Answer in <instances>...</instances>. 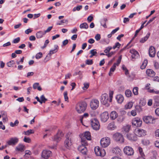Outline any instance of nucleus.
<instances>
[{
  "mask_svg": "<svg viewBox=\"0 0 159 159\" xmlns=\"http://www.w3.org/2000/svg\"><path fill=\"white\" fill-rule=\"evenodd\" d=\"M94 152L97 156L104 157L106 154V152L104 149H100L99 147L97 146L95 147Z\"/></svg>",
  "mask_w": 159,
  "mask_h": 159,
  "instance_id": "423d86ee",
  "label": "nucleus"
},
{
  "mask_svg": "<svg viewBox=\"0 0 159 159\" xmlns=\"http://www.w3.org/2000/svg\"><path fill=\"white\" fill-rule=\"evenodd\" d=\"M20 38L19 37H18L14 39L12 42L14 43H17L20 41Z\"/></svg>",
  "mask_w": 159,
  "mask_h": 159,
  "instance_id": "4d7b16f0",
  "label": "nucleus"
},
{
  "mask_svg": "<svg viewBox=\"0 0 159 159\" xmlns=\"http://www.w3.org/2000/svg\"><path fill=\"white\" fill-rule=\"evenodd\" d=\"M116 67V63H115L114 64L113 66L111 67L110 70V71L109 73L110 76H111V74H112V72H113L115 70Z\"/></svg>",
  "mask_w": 159,
  "mask_h": 159,
  "instance_id": "2f4dec72",
  "label": "nucleus"
},
{
  "mask_svg": "<svg viewBox=\"0 0 159 159\" xmlns=\"http://www.w3.org/2000/svg\"><path fill=\"white\" fill-rule=\"evenodd\" d=\"M156 53L155 48L152 46H150L149 50V54L150 57H154L155 56Z\"/></svg>",
  "mask_w": 159,
  "mask_h": 159,
  "instance_id": "aec40b11",
  "label": "nucleus"
},
{
  "mask_svg": "<svg viewBox=\"0 0 159 159\" xmlns=\"http://www.w3.org/2000/svg\"><path fill=\"white\" fill-rule=\"evenodd\" d=\"M93 62L92 59H88L86 61L85 63L88 65H91L93 64Z\"/></svg>",
  "mask_w": 159,
  "mask_h": 159,
  "instance_id": "49530a36",
  "label": "nucleus"
},
{
  "mask_svg": "<svg viewBox=\"0 0 159 159\" xmlns=\"http://www.w3.org/2000/svg\"><path fill=\"white\" fill-rule=\"evenodd\" d=\"M115 52H111L109 53L106 54V55L108 57H110L114 55L115 54Z\"/></svg>",
  "mask_w": 159,
  "mask_h": 159,
  "instance_id": "052dcab7",
  "label": "nucleus"
},
{
  "mask_svg": "<svg viewBox=\"0 0 159 159\" xmlns=\"http://www.w3.org/2000/svg\"><path fill=\"white\" fill-rule=\"evenodd\" d=\"M101 102L104 105H106L107 104L108 96V95L106 93H104L102 95Z\"/></svg>",
  "mask_w": 159,
  "mask_h": 159,
  "instance_id": "4468645a",
  "label": "nucleus"
},
{
  "mask_svg": "<svg viewBox=\"0 0 159 159\" xmlns=\"http://www.w3.org/2000/svg\"><path fill=\"white\" fill-rule=\"evenodd\" d=\"M147 89L148 90V92L150 93L157 94H159V90H155L154 89H151L150 87L148 88Z\"/></svg>",
  "mask_w": 159,
  "mask_h": 159,
  "instance_id": "c85d7f7f",
  "label": "nucleus"
},
{
  "mask_svg": "<svg viewBox=\"0 0 159 159\" xmlns=\"http://www.w3.org/2000/svg\"><path fill=\"white\" fill-rule=\"evenodd\" d=\"M40 102H42V104L43 102L45 103L47 100V99L45 98L43 95L40 97Z\"/></svg>",
  "mask_w": 159,
  "mask_h": 159,
  "instance_id": "a19ab883",
  "label": "nucleus"
},
{
  "mask_svg": "<svg viewBox=\"0 0 159 159\" xmlns=\"http://www.w3.org/2000/svg\"><path fill=\"white\" fill-rule=\"evenodd\" d=\"M147 63L148 60H144L143 61L142 65L141 66V68L142 69H144L147 65Z\"/></svg>",
  "mask_w": 159,
  "mask_h": 159,
  "instance_id": "f704fd0d",
  "label": "nucleus"
},
{
  "mask_svg": "<svg viewBox=\"0 0 159 159\" xmlns=\"http://www.w3.org/2000/svg\"><path fill=\"white\" fill-rule=\"evenodd\" d=\"M72 133L70 132H68L66 136V139L64 142L65 146L67 148H69L72 145L71 139L72 137Z\"/></svg>",
  "mask_w": 159,
  "mask_h": 159,
  "instance_id": "f03ea898",
  "label": "nucleus"
},
{
  "mask_svg": "<svg viewBox=\"0 0 159 159\" xmlns=\"http://www.w3.org/2000/svg\"><path fill=\"white\" fill-rule=\"evenodd\" d=\"M88 116H89V114L88 113H85L84 114L83 116L80 119L81 122V123H82V120L84 117L86 118V117H88Z\"/></svg>",
  "mask_w": 159,
  "mask_h": 159,
  "instance_id": "680f3d73",
  "label": "nucleus"
},
{
  "mask_svg": "<svg viewBox=\"0 0 159 159\" xmlns=\"http://www.w3.org/2000/svg\"><path fill=\"white\" fill-rule=\"evenodd\" d=\"M16 149L18 151L23 152L25 149V146L22 144H20L16 147Z\"/></svg>",
  "mask_w": 159,
  "mask_h": 159,
  "instance_id": "a878e982",
  "label": "nucleus"
},
{
  "mask_svg": "<svg viewBox=\"0 0 159 159\" xmlns=\"http://www.w3.org/2000/svg\"><path fill=\"white\" fill-rule=\"evenodd\" d=\"M63 136V134L62 131H59L57 133V134L55 135L53 139L54 141H56L57 142H58V141L60 140L62 137Z\"/></svg>",
  "mask_w": 159,
  "mask_h": 159,
  "instance_id": "f3484780",
  "label": "nucleus"
},
{
  "mask_svg": "<svg viewBox=\"0 0 159 159\" xmlns=\"http://www.w3.org/2000/svg\"><path fill=\"white\" fill-rule=\"evenodd\" d=\"M84 86L82 87V89L83 90H86L89 87V84L85 83L84 84Z\"/></svg>",
  "mask_w": 159,
  "mask_h": 159,
  "instance_id": "a18cd8bd",
  "label": "nucleus"
},
{
  "mask_svg": "<svg viewBox=\"0 0 159 159\" xmlns=\"http://www.w3.org/2000/svg\"><path fill=\"white\" fill-rule=\"evenodd\" d=\"M87 107V104L85 102H82L78 103L76 106L75 109L79 113L84 112L86 110Z\"/></svg>",
  "mask_w": 159,
  "mask_h": 159,
  "instance_id": "f257e3e1",
  "label": "nucleus"
},
{
  "mask_svg": "<svg viewBox=\"0 0 159 159\" xmlns=\"http://www.w3.org/2000/svg\"><path fill=\"white\" fill-rule=\"evenodd\" d=\"M81 142L82 143H83L84 144H86V142L85 141V139H86L88 140H91V135L89 131L85 132L84 135L83 137L81 138Z\"/></svg>",
  "mask_w": 159,
  "mask_h": 159,
  "instance_id": "6e6552de",
  "label": "nucleus"
},
{
  "mask_svg": "<svg viewBox=\"0 0 159 159\" xmlns=\"http://www.w3.org/2000/svg\"><path fill=\"white\" fill-rule=\"evenodd\" d=\"M127 139L131 141H135L137 140V135L135 133L128 134L127 135Z\"/></svg>",
  "mask_w": 159,
  "mask_h": 159,
  "instance_id": "2eb2a0df",
  "label": "nucleus"
},
{
  "mask_svg": "<svg viewBox=\"0 0 159 159\" xmlns=\"http://www.w3.org/2000/svg\"><path fill=\"white\" fill-rule=\"evenodd\" d=\"M52 152L50 151L43 150L42 153V157L45 159H47L52 156Z\"/></svg>",
  "mask_w": 159,
  "mask_h": 159,
  "instance_id": "ddd939ff",
  "label": "nucleus"
},
{
  "mask_svg": "<svg viewBox=\"0 0 159 159\" xmlns=\"http://www.w3.org/2000/svg\"><path fill=\"white\" fill-rule=\"evenodd\" d=\"M49 42L48 40V39L46 40L45 41V42L44 46L43 47H42L41 48L42 49H43L44 48H45L47 46V44L49 43Z\"/></svg>",
  "mask_w": 159,
  "mask_h": 159,
  "instance_id": "6e6d98bb",
  "label": "nucleus"
},
{
  "mask_svg": "<svg viewBox=\"0 0 159 159\" xmlns=\"http://www.w3.org/2000/svg\"><path fill=\"white\" fill-rule=\"evenodd\" d=\"M120 46V44L119 42H117L116 43L115 45L113 46L112 48L113 49H115L116 48H119Z\"/></svg>",
  "mask_w": 159,
  "mask_h": 159,
  "instance_id": "864d4df0",
  "label": "nucleus"
},
{
  "mask_svg": "<svg viewBox=\"0 0 159 159\" xmlns=\"http://www.w3.org/2000/svg\"><path fill=\"white\" fill-rule=\"evenodd\" d=\"M114 127V124L113 122L110 123L109 124L108 128L109 129L111 130L113 129V128Z\"/></svg>",
  "mask_w": 159,
  "mask_h": 159,
  "instance_id": "37998d69",
  "label": "nucleus"
},
{
  "mask_svg": "<svg viewBox=\"0 0 159 159\" xmlns=\"http://www.w3.org/2000/svg\"><path fill=\"white\" fill-rule=\"evenodd\" d=\"M143 143L146 145H149L150 143V141L149 140L144 139L142 141Z\"/></svg>",
  "mask_w": 159,
  "mask_h": 159,
  "instance_id": "09e8293b",
  "label": "nucleus"
},
{
  "mask_svg": "<svg viewBox=\"0 0 159 159\" xmlns=\"http://www.w3.org/2000/svg\"><path fill=\"white\" fill-rule=\"evenodd\" d=\"M42 57V54L41 52H39L36 55L35 57L36 59H38L41 58Z\"/></svg>",
  "mask_w": 159,
  "mask_h": 159,
  "instance_id": "603ef678",
  "label": "nucleus"
},
{
  "mask_svg": "<svg viewBox=\"0 0 159 159\" xmlns=\"http://www.w3.org/2000/svg\"><path fill=\"white\" fill-rule=\"evenodd\" d=\"M118 114L115 111H112L110 113V117L112 120H114L118 117Z\"/></svg>",
  "mask_w": 159,
  "mask_h": 159,
  "instance_id": "393cba45",
  "label": "nucleus"
},
{
  "mask_svg": "<svg viewBox=\"0 0 159 159\" xmlns=\"http://www.w3.org/2000/svg\"><path fill=\"white\" fill-rule=\"evenodd\" d=\"M24 141L25 142L27 143H30L31 141V140L29 138H27L26 136L24 137Z\"/></svg>",
  "mask_w": 159,
  "mask_h": 159,
  "instance_id": "8fccbe9b",
  "label": "nucleus"
},
{
  "mask_svg": "<svg viewBox=\"0 0 159 159\" xmlns=\"http://www.w3.org/2000/svg\"><path fill=\"white\" fill-rule=\"evenodd\" d=\"M90 53L92 54L93 56H95L97 53V50L96 49H93L90 51Z\"/></svg>",
  "mask_w": 159,
  "mask_h": 159,
  "instance_id": "3c124183",
  "label": "nucleus"
},
{
  "mask_svg": "<svg viewBox=\"0 0 159 159\" xmlns=\"http://www.w3.org/2000/svg\"><path fill=\"white\" fill-rule=\"evenodd\" d=\"M34 133V131L32 129H29L26 131L23 132V134L25 135H29L31 134H33Z\"/></svg>",
  "mask_w": 159,
  "mask_h": 159,
  "instance_id": "473e14b6",
  "label": "nucleus"
},
{
  "mask_svg": "<svg viewBox=\"0 0 159 159\" xmlns=\"http://www.w3.org/2000/svg\"><path fill=\"white\" fill-rule=\"evenodd\" d=\"M19 139L16 137L11 138L7 142V143L9 145L14 146L18 142Z\"/></svg>",
  "mask_w": 159,
  "mask_h": 159,
  "instance_id": "f8f14e48",
  "label": "nucleus"
},
{
  "mask_svg": "<svg viewBox=\"0 0 159 159\" xmlns=\"http://www.w3.org/2000/svg\"><path fill=\"white\" fill-rule=\"evenodd\" d=\"M112 152L114 154L119 155H120L122 153L121 149L118 147L113 148L112 149Z\"/></svg>",
  "mask_w": 159,
  "mask_h": 159,
  "instance_id": "6ab92c4d",
  "label": "nucleus"
},
{
  "mask_svg": "<svg viewBox=\"0 0 159 159\" xmlns=\"http://www.w3.org/2000/svg\"><path fill=\"white\" fill-rule=\"evenodd\" d=\"M150 35V33H148L143 38H142V39L140 40V42L141 43H143L146 41L147 39L149 38V36Z\"/></svg>",
  "mask_w": 159,
  "mask_h": 159,
  "instance_id": "c756f323",
  "label": "nucleus"
},
{
  "mask_svg": "<svg viewBox=\"0 0 159 159\" xmlns=\"http://www.w3.org/2000/svg\"><path fill=\"white\" fill-rule=\"evenodd\" d=\"M154 66L155 69H158L159 68V64L157 62H154Z\"/></svg>",
  "mask_w": 159,
  "mask_h": 159,
  "instance_id": "338daca9",
  "label": "nucleus"
},
{
  "mask_svg": "<svg viewBox=\"0 0 159 159\" xmlns=\"http://www.w3.org/2000/svg\"><path fill=\"white\" fill-rule=\"evenodd\" d=\"M116 98L118 102L119 103H121L124 100V97L121 94L118 95L116 97Z\"/></svg>",
  "mask_w": 159,
  "mask_h": 159,
  "instance_id": "cd10ccee",
  "label": "nucleus"
},
{
  "mask_svg": "<svg viewBox=\"0 0 159 159\" xmlns=\"http://www.w3.org/2000/svg\"><path fill=\"white\" fill-rule=\"evenodd\" d=\"M130 52L132 54L131 57L133 59H136L139 56L138 52L134 49L130 50Z\"/></svg>",
  "mask_w": 159,
  "mask_h": 159,
  "instance_id": "5701e85b",
  "label": "nucleus"
},
{
  "mask_svg": "<svg viewBox=\"0 0 159 159\" xmlns=\"http://www.w3.org/2000/svg\"><path fill=\"white\" fill-rule=\"evenodd\" d=\"M85 145L83 143H82V144L78 148V150L84 154H85L87 151V149Z\"/></svg>",
  "mask_w": 159,
  "mask_h": 159,
  "instance_id": "a211bd4d",
  "label": "nucleus"
},
{
  "mask_svg": "<svg viewBox=\"0 0 159 159\" xmlns=\"http://www.w3.org/2000/svg\"><path fill=\"white\" fill-rule=\"evenodd\" d=\"M113 139L116 142L122 143L124 142L123 135L121 134L116 133L113 135Z\"/></svg>",
  "mask_w": 159,
  "mask_h": 159,
  "instance_id": "20e7f679",
  "label": "nucleus"
},
{
  "mask_svg": "<svg viewBox=\"0 0 159 159\" xmlns=\"http://www.w3.org/2000/svg\"><path fill=\"white\" fill-rule=\"evenodd\" d=\"M91 124L92 127L95 130H99L100 128V125L98 120L94 118L92 119L91 121Z\"/></svg>",
  "mask_w": 159,
  "mask_h": 159,
  "instance_id": "39448f33",
  "label": "nucleus"
},
{
  "mask_svg": "<svg viewBox=\"0 0 159 159\" xmlns=\"http://www.w3.org/2000/svg\"><path fill=\"white\" fill-rule=\"evenodd\" d=\"M121 58H122V56H120L119 57L118 59L117 60V63H116V66L117 65V66H118L119 65V64H120V63L121 62Z\"/></svg>",
  "mask_w": 159,
  "mask_h": 159,
  "instance_id": "bf43d9fd",
  "label": "nucleus"
},
{
  "mask_svg": "<svg viewBox=\"0 0 159 159\" xmlns=\"http://www.w3.org/2000/svg\"><path fill=\"white\" fill-rule=\"evenodd\" d=\"M155 135L156 137H159V129L155 131Z\"/></svg>",
  "mask_w": 159,
  "mask_h": 159,
  "instance_id": "774afa93",
  "label": "nucleus"
},
{
  "mask_svg": "<svg viewBox=\"0 0 159 159\" xmlns=\"http://www.w3.org/2000/svg\"><path fill=\"white\" fill-rule=\"evenodd\" d=\"M100 143L103 148H106L108 146L110 143V139L108 137H105L101 139Z\"/></svg>",
  "mask_w": 159,
  "mask_h": 159,
  "instance_id": "7ed1b4c3",
  "label": "nucleus"
},
{
  "mask_svg": "<svg viewBox=\"0 0 159 159\" xmlns=\"http://www.w3.org/2000/svg\"><path fill=\"white\" fill-rule=\"evenodd\" d=\"M80 27L81 29H87L88 28L89 26L86 23H84L80 25Z\"/></svg>",
  "mask_w": 159,
  "mask_h": 159,
  "instance_id": "72a5a7b5",
  "label": "nucleus"
},
{
  "mask_svg": "<svg viewBox=\"0 0 159 159\" xmlns=\"http://www.w3.org/2000/svg\"><path fill=\"white\" fill-rule=\"evenodd\" d=\"M154 99L155 102L157 103V105L159 104V96H155L154 97Z\"/></svg>",
  "mask_w": 159,
  "mask_h": 159,
  "instance_id": "de8ad7c7",
  "label": "nucleus"
},
{
  "mask_svg": "<svg viewBox=\"0 0 159 159\" xmlns=\"http://www.w3.org/2000/svg\"><path fill=\"white\" fill-rule=\"evenodd\" d=\"M135 133L137 134V135L139 136H143L146 135V131L142 129H140L135 130Z\"/></svg>",
  "mask_w": 159,
  "mask_h": 159,
  "instance_id": "412c9836",
  "label": "nucleus"
},
{
  "mask_svg": "<svg viewBox=\"0 0 159 159\" xmlns=\"http://www.w3.org/2000/svg\"><path fill=\"white\" fill-rule=\"evenodd\" d=\"M90 107L93 110L97 109L99 106V101L96 99L92 100L90 103Z\"/></svg>",
  "mask_w": 159,
  "mask_h": 159,
  "instance_id": "1a4fd4ad",
  "label": "nucleus"
},
{
  "mask_svg": "<svg viewBox=\"0 0 159 159\" xmlns=\"http://www.w3.org/2000/svg\"><path fill=\"white\" fill-rule=\"evenodd\" d=\"M144 121L147 124L151 123L152 122L153 119L151 116H145L143 118Z\"/></svg>",
  "mask_w": 159,
  "mask_h": 159,
  "instance_id": "4be33fe9",
  "label": "nucleus"
},
{
  "mask_svg": "<svg viewBox=\"0 0 159 159\" xmlns=\"http://www.w3.org/2000/svg\"><path fill=\"white\" fill-rule=\"evenodd\" d=\"M131 126L129 125H127L124 126L123 127V130L125 132H128Z\"/></svg>",
  "mask_w": 159,
  "mask_h": 159,
  "instance_id": "e433bc0d",
  "label": "nucleus"
},
{
  "mask_svg": "<svg viewBox=\"0 0 159 159\" xmlns=\"http://www.w3.org/2000/svg\"><path fill=\"white\" fill-rule=\"evenodd\" d=\"M19 123V121L17 120H16L14 123H13L12 122L10 123V125L11 127H14L15 126H17Z\"/></svg>",
  "mask_w": 159,
  "mask_h": 159,
  "instance_id": "79ce46f5",
  "label": "nucleus"
},
{
  "mask_svg": "<svg viewBox=\"0 0 159 159\" xmlns=\"http://www.w3.org/2000/svg\"><path fill=\"white\" fill-rule=\"evenodd\" d=\"M44 31H39L36 34V37L37 39H40L42 38L45 34Z\"/></svg>",
  "mask_w": 159,
  "mask_h": 159,
  "instance_id": "bb28decb",
  "label": "nucleus"
},
{
  "mask_svg": "<svg viewBox=\"0 0 159 159\" xmlns=\"http://www.w3.org/2000/svg\"><path fill=\"white\" fill-rule=\"evenodd\" d=\"M125 94L127 97H129L132 95L131 91L128 89L126 90L125 92Z\"/></svg>",
  "mask_w": 159,
  "mask_h": 159,
  "instance_id": "4c0bfd02",
  "label": "nucleus"
},
{
  "mask_svg": "<svg viewBox=\"0 0 159 159\" xmlns=\"http://www.w3.org/2000/svg\"><path fill=\"white\" fill-rule=\"evenodd\" d=\"M124 153L128 156H132L134 154L133 149L129 146H126L124 149Z\"/></svg>",
  "mask_w": 159,
  "mask_h": 159,
  "instance_id": "9d476101",
  "label": "nucleus"
},
{
  "mask_svg": "<svg viewBox=\"0 0 159 159\" xmlns=\"http://www.w3.org/2000/svg\"><path fill=\"white\" fill-rule=\"evenodd\" d=\"M82 5H79L74 8L73 10H80L82 8Z\"/></svg>",
  "mask_w": 159,
  "mask_h": 159,
  "instance_id": "13d9d810",
  "label": "nucleus"
},
{
  "mask_svg": "<svg viewBox=\"0 0 159 159\" xmlns=\"http://www.w3.org/2000/svg\"><path fill=\"white\" fill-rule=\"evenodd\" d=\"M95 38L97 41H99L101 39L100 35L99 34H97L95 35Z\"/></svg>",
  "mask_w": 159,
  "mask_h": 159,
  "instance_id": "e2e57ef3",
  "label": "nucleus"
},
{
  "mask_svg": "<svg viewBox=\"0 0 159 159\" xmlns=\"http://www.w3.org/2000/svg\"><path fill=\"white\" fill-rule=\"evenodd\" d=\"M133 104L132 102H129L125 105V107L126 109H130L132 107Z\"/></svg>",
  "mask_w": 159,
  "mask_h": 159,
  "instance_id": "ea45409f",
  "label": "nucleus"
},
{
  "mask_svg": "<svg viewBox=\"0 0 159 159\" xmlns=\"http://www.w3.org/2000/svg\"><path fill=\"white\" fill-rule=\"evenodd\" d=\"M138 89L137 87H135L133 89V92L134 95H137L138 94Z\"/></svg>",
  "mask_w": 159,
  "mask_h": 159,
  "instance_id": "58836bf2",
  "label": "nucleus"
},
{
  "mask_svg": "<svg viewBox=\"0 0 159 159\" xmlns=\"http://www.w3.org/2000/svg\"><path fill=\"white\" fill-rule=\"evenodd\" d=\"M3 115H4L5 116H2V120L4 122H6L8 120V118L7 116L6 115V114L4 115V114H3Z\"/></svg>",
  "mask_w": 159,
  "mask_h": 159,
  "instance_id": "0e129e2a",
  "label": "nucleus"
},
{
  "mask_svg": "<svg viewBox=\"0 0 159 159\" xmlns=\"http://www.w3.org/2000/svg\"><path fill=\"white\" fill-rule=\"evenodd\" d=\"M54 48L55 49L53 50H50L49 53L46 56V57L44 59V61L45 62H47L50 58L51 55L54 53H56L59 47L58 45H54Z\"/></svg>",
  "mask_w": 159,
  "mask_h": 159,
  "instance_id": "0eeeda50",
  "label": "nucleus"
},
{
  "mask_svg": "<svg viewBox=\"0 0 159 159\" xmlns=\"http://www.w3.org/2000/svg\"><path fill=\"white\" fill-rule=\"evenodd\" d=\"M14 64V61L13 60L10 61L7 63V65L8 66L11 67L12 65Z\"/></svg>",
  "mask_w": 159,
  "mask_h": 159,
  "instance_id": "5fc2aeb1",
  "label": "nucleus"
},
{
  "mask_svg": "<svg viewBox=\"0 0 159 159\" xmlns=\"http://www.w3.org/2000/svg\"><path fill=\"white\" fill-rule=\"evenodd\" d=\"M138 149L139 153L141 156V157H145V154L143 152V149L140 147H138Z\"/></svg>",
  "mask_w": 159,
  "mask_h": 159,
  "instance_id": "c9c22d12",
  "label": "nucleus"
},
{
  "mask_svg": "<svg viewBox=\"0 0 159 159\" xmlns=\"http://www.w3.org/2000/svg\"><path fill=\"white\" fill-rule=\"evenodd\" d=\"M39 83H36L34 84L33 85V88L34 89H37L39 91H41L42 88L39 86Z\"/></svg>",
  "mask_w": 159,
  "mask_h": 159,
  "instance_id": "7c9ffc66",
  "label": "nucleus"
},
{
  "mask_svg": "<svg viewBox=\"0 0 159 159\" xmlns=\"http://www.w3.org/2000/svg\"><path fill=\"white\" fill-rule=\"evenodd\" d=\"M146 73L147 75L149 76L153 77L155 75V73L152 69H148L146 71Z\"/></svg>",
  "mask_w": 159,
  "mask_h": 159,
  "instance_id": "b1692460",
  "label": "nucleus"
},
{
  "mask_svg": "<svg viewBox=\"0 0 159 159\" xmlns=\"http://www.w3.org/2000/svg\"><path fill=\"white\" fill-rule=\"evenodd\" d=\"M64 96L65 101L68 102V97L67 96V91L64 92Z\"/></svg>",
  "mask_w": 159,
  "mask_h": 159,
  "instance_id": "c03bdc74",
  "label": "nucleus"
},
{
  "mask_svg": "<svg viewBox=\"0 0 159 159\" xmlns=\"http://www.w3.org/2000/svg\"><path fill=\"white\" fill-rule=\"evenodd\" d=\"M113 93V91H110L109 93V97L110 98V100H109V101L110 102H111L112 98Z\"/></svg>",
  "mask_w": 159,
  "mask_h": 159,
  "instance_id": "69168bd1",
  "label": "nucleus"
},
{
  "mask_svg": "<svg viewBox=\"0 0 159 159\" xmlns=\"http://www.w3.org/2000/svg\"><path fill=\"white\" fill-rule=\"evenodd\" d=\"M101 119L103 122H106L109 118V114L108 112L105 111L101 115Z\"/></svg>",
  "mask_w": 159,
  "mask_h": 159,
  "instance_id": "dca6fc26",
  "label": "nucleus"
},
{
  "mask_svg": "<svg viewBox=\"0 0 159 159\" xmlns=\"http://www.w3.org/2000/svg\"><path fill=\"white\" fill-rule=\"evenodd\" d=\"M142 123V120L139 118H134L132 120V125L136 127H140Z\"/></svg>",
  "mask_w": 159,
  "mask_h": 159,
  "instance_id": "9b49d317",
  "label": "nucleus"
}]
</instances>
